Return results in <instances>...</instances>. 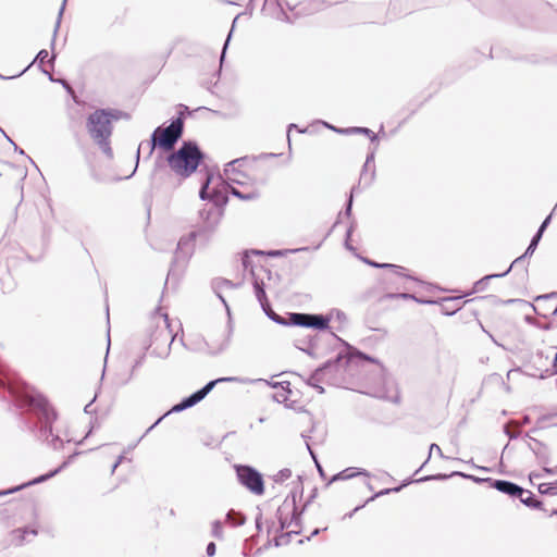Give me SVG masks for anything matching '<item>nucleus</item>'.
Here are the masks:
<instances>
[{
  "mask_svg": "<svg viewBox=\"0 0 557 557\" xmlns=\"http://www.w3.org/2000/svg\"><path fill=\"white\" fill-rule=\"evenodd\" d=\"M351 191H354V189ZM351 209H352V193H350V196L347 200L346 208H345V215L350 216Z\"/></svg>",
  "mask_w": 557,
  "mask_h": 557,
  "instance_id": "obj_55",
  "label": "nucleus"
},
{
  "mask_svg": "<svg viewBox=\"0 0 557 557\" xmlns=\"http://www.w3.org/2000/svg\"><path fill=\"white\" fill-rule=\"evenodd\" d=\"M527 258L528 257H524V253H523L520 257L516 258L509 267H511V269H512L513 267H517V265L523 263Z\"/></svg>",
  "mask_w": 557,
  "mask_h": 557,
  "instance_id": "obj_60",
  "label": "nucleus"
},
{
  "mask_svg": "<svg viewBox=\"0 0 557 557\" xmlns=\"http://www.w3.org/2000/svg\"><path fill=\"white\" fill-rule=\"evenodd\" d=\"M308 249H309L308 247H301V248L286 250V251H283V250H270V251H268V256H270V257H282L286 252L307 251Z\"/></svg>",
  "mask_w": 557,
  "mask_h": 557,
  "instance_id": "obj_45",
  "label": "nucleus"
},
{
  "mask_svg": "<svg viewBox=\"0 0 557 557\" xmlns=\"http://www.w3.org/2000/svg\"><path fill=\"white\" fill-rule=\"evenodd\" d=\"M517 498L520 500L521 504L529 508L545 510L543 508V502L536 498V496L527 488H523L522 496H518Z\"/></svg>",
  "mask_w": 557,
  "mask_h": 557,
  "instance_id": "obj_23",
  "label": "nucleus"
},
{
  "mask_svg": "<svg viewBox=\"0 0 557 557\" xmlns=\"http://www.w3.org/2000/svg\"><path fill=\"white\" fill-rule=\"evenodd\" d=\"M14 533L17 534L21 542H23L25 540L26 535L30 534V535L35 536L37 534V531L34 529L24 528V529L15 530Z\"/></svg>",
  "mask_w": 557,
  "mask_h": 557,
  "instance_id": "obj_47",
  "label": "nucleus"
},
{
  "mask_svg": "<svg viewBox=\"0 0 557 557\" xmlns=\"http://www.w3.org/2000/svg\"><path fill=\"white\" fill-rule=\"evenodd\" d=\"M314 463H315V467H317V470H318L320 476L324 479L325 478V472H324L322 466L320 465L319 460H315Z\"/></svg>",
  "mask_w": 557,
  "mask_h": 557,
  "instance_id": "obj_63",
  "label": "nucleus"
},
{
  "mask_svg": "<svg viewBox=\"0 0 557 557\" xmlns=\"http://www.w3.org/2000/svg\"><path fill=\"white\" fill-rule=\"evenodd\" d=\"M433 451H435V453L438 455V457H441V458H446V457L444 456V454H443V451H442L441 447H440L437 444L433 443V444H431V446H430V451H429L428 459H426V460L424 461V463H423V465L418 469V471H417V472H419V471L422 469V467H423V466H424V465L430 460V458H431V456H432V453H433Z\"/></svg>",
  "mask_w": 557,
  "mask_h": 557,
  "instance_id": "obj_44",
  "label": "nucleus"
},
{
  "mask_svg": "<svg viewBox=\"0 0 557 557\" xmlns=\"http://www.w3.org/2000/svg\"><path fill=\"white\" fill-rule=\"evenodd\" d=\"M335 339L342 343L346 347V352H338L335 358L325 361L321 367H327L323 374V382L330 385H337L339 379L346 372V368L349 367L356 360H364L373 363H380L377 359L358 350L357 348L349 345L347 342L332 333Z\"/></svg>",
  "mask_w": 557,
  "mask_h": 557,
  "instance_id": "obj_4",
  "label": "nucleus"
},
{
  "mask_svg": "<svg viewBox=\"0 0 557 557\" xmlns=\"http://www.w3.org/2000/svg\"><path fill=\"white\" fill-rule=\"evenodd\" d=\"M78 455V453H74L72 454L71 456L67 457L66 460H64L60 467H58L57 469L46 473V474H42V475H39L26 483H23L18 486H15V487H12V488H9L7 491H1L0 492V496L2 495H8V494H12V493H15V492H18L27 486H30V485H35V484H39V483H42L51 478H53L54 475H57L60 471H62L64 468H66L72 461L73 459Z\"/></svg>",
  "mask_w": 557,
  "mask_h": 557,
  "instance_id": "obj_13",
  "label": "nucleus"
},
{
  "mask_svg": "<svg viewBox=\"0 0 557 557\" xmlns=\"http://www.w3.org/2000/svg\"><path fill=\"white\" fill-rule=\"evenodd\" d=\"M215 550H216V546H215V543L213 542H210L208 543L207 547H206V553L209 557H212L215 555Z\"/></svg>",
  "mask_w": 557,
  "mask_h": 557,
  "instance_id": "obj_54",
  "label": "nucleus"
},
{
  "mask_svg": "<svg viewBox=\"0 0 557 557\" xmlns=\"http://www.w3.org/2000/svg\"><path fill=\"white\" fill-rule=\"evenodd\" d=\"M122 116V111L115 109H97L90 113L87 119V131L101 151L108 157H113L110 146L112 135V121Z\"/></svg>",
  "mask_w": 557,
  "mask_h": 557,
  "instance_id": "obj_2",
  "label": "nucleus"
},
{
  "mask_svg": "<svg viewBox=\"0 0 557 557\" xmlns=\"http://www.w3.org/2000/svg\"><path fill=\"white\" fill-rule=\"evenodd\" d=\"M450 476H451L450 474H444V473L430 474V475L420 478L418 480H414L413 482L420 483V482H426V481H444Z\"/></svg>",
  "mask_w": 557,
  "mask_h": 557,
  "instance_id": "obj_42",
  "label": "nucleus"
},
{
  "mask_svg": "<svg viewBox=\"0 0 557 557\" xmlns=\"http://www.w3.org/2000/svg\"><path fill=\"white\" fill-rule=\"evenodd\" d=\"M351 233H352V225H350L348 227V230L346 231V239H345V246L347 249L349 250H352L354 248L349 245V238L351 236Z\"/></svg>",
  "mask_w": 557,
  "mask_h": 557,
  "instance_id": "obj_57",
  "label": "nucleus"
},
{
  "mask_svg": "<svg viewBox=\"0 0 557 557\" xmlns=\"http://www.w3.org/2000/svg\"><path fill=\"white\" fill-rule=\"evenodd\" d=\"M239 285H240V283H233L230 280L221 278V277L214 278L212 281V289L215 293V295L219 297V299L222 301V304L224 305V307L226 308L227 311H230V308H228V305H227L225 298L222 296L221 290L224 287L237 288Z\"/></svg>",
  "mask_w": 557,
  "mask_h": 557,
  "instance_id": "obj_20",
  "label": "nucleus"
},
{
  "mask_svg": "<svg viewBox=\"0 0 557 557\" xmlns=\"http://www.w3.org/2000/svg\"><path fill=\"white\" fill-rule=\"evenodd\" d=\"M387 297L388 298L411 299V300H414V301H417L419 304H428V305L436 304L435 300L420 299V298L416 297L413 294H408V293L388 294Z\"/></svg>",
  "mask_w": 557,
  "mask_h": 557,
  "instance_id": "obj_36",
  "label": "nucleus"
},
{
  "mask_svg": "<svg viewBox=\"0 0 557 557\" xmlns=\"http://www.w3.org/2000/svg\"><path fill=\"white\" fill-rule=\"evenodd\" d=\"M541 239V233H535L533 235L528 248L524 251V257H531L534 253Z\"/></svg>",
  "mask_w": 557,
  "mask_h": 557,
  "instance_id": "obj_40",
  "label": "nucleus"
},
{
  "mask_svg": "<svg viewBox=\"0 0 557 557\" xmlns=\"http://www.w3.org/2000/svg\"><path fill=\"white\" fill-rule=\"evenodd\" d=\"M258 510H259V512L257 513V516L255 518V523H256V528H257L258 532H260L262 530V512L259 507H258Z\"/></svg>",
  "mask_w": 557,
  "mask_h": 557,
  "instance_id": "obj_53",
  "label": "nucleus"
},
{
  "mask_svg": "<svg viewBox=\"0 0 557 557\" xmlns=\"http://www.w3.org/2000/svg\"><path fill=\"white\" fill-rule=\"evenodd\" d=\"M212 180V175L208 174L206 180L202 182L199 190V198L201 200H210L212 205H208V207H216L224 211V207L228 202L227 195L219 189H213L211 193L208 191L210 183Z\"/></svg>",
  "mask_w": 557,
  "mask_h": 557,
  "instance_id": "obj_12",
  "label": "nucleus"
},
{
  "mask_svg": "<svg viewBox=\"0 0 557 557\" xmlns=\"http://www.w3.org/2000/svg\"><path fill=\"white\" fill-rule=\"evenodd\" d=\"M413 481H410V480H406L404 481L399 486H396V487H392V488H384L377 493H375L373 496H371L370 498H368L366 500V504L374 500L375 498L380 497V496H383V495H387V494H391V493H397L399 492L403 487L407 486L408 484L412 483Z\"/></svg>",
  "mask_w": 557,
  "mask_h": 557,
  "instance_id": "obj_34",
  "label": "nucleus"
},
{
  "mask_svg": "<svg viewBox=\"0 0 557 557\" xmlns=\"http://www.w3.org/2000/svg\"><path fill=\"white\" fill-rule=\"evenodd\" d=\"M338 134L342 135H364L369 137V139L374 143L377 140V135L371 131L368 127H361V126H352V127H345L344 131H338Z\"/></svg>",
  "mask_w": 557,
  "mask_h": 557,
  "instance_id": "obj_24",
  "label": "nucleus"
},
{
  "mask_svg": "<svg viewBox=\"0 0 557 557\" xmlns=\"http://www.w3.org/2000/svg\"><path fill=\"white\" fill-rule=\"evenodd\" d=\"M325 369H327V367H319L317 368L311 374L310 376L308 377V380L306 381V383L315 388L320 383L323 382V374L325 372Z\"/></svg>",
  "mask_w": 557,
  "mask_h": 557,
  "instance_id": "obj_29",
  "label": "nucleus"
},
{
  "mask_svg": "<svg viewBox=\"0 0 557 557\" xmlns=\"http://www.w3.org/2000/svg\"><path fill=\"white\" fill-rule=\"evenodd\" d=\"M221 337L223 338L222 342L218 345L212 343H207V346L210 348L212 354H219L223 351L230 344V332L226 333L225 331H222Z\"/></svg>",
  "mask_w": 557,
  "mask_h": 557,
  "instance_id": "obj_32",
  "label": "nucleus"
},
{
  "mask_svg": "<svg viewBox=\"0 0 557 557\" xmlns=\"http://www.w3.org/2000/svg\"><path fill=\"white\" fill-rule=\"evenodd\" d=\"M358 475L370 476V473L366 469L349 467L334 474L329 481L327 485L338 480H349Z\"/></svg>",
  "mask_w": 557,
  "mask_h": 557,
  "instance_id": "obj_21",
  "label": "nucleus"
},
{
  "mask_svg": "<svg viewBox=\"0 0 557 557\" xmlns=\"http://www.w3.org/2000/svg\"><path fill=\"white\" fill-rule=\"evenodd\" d=\"M292 476V471L288 468H284L273 475L275 483H283Z\"/></svg>",
  "mask_w": 557,
  "mask_h": 557,
  "instance_id": "obj_41",
  "label": "nucleus"
},
{
  "mask_svg": "<svg viewBox=\"0 0 557 557\" xmlns=\"http://www.w3.org/2000/svg\"><path fill=\"white\" fill-rule=\"evenodd\" d=\"M511 271V267H509L505 272L503 273H494V274H487L476 281L473 285V292L472 293H479L486 289L488 282L493 278H499L506 276Z\"/></svg>",
  "mask_w": 557,
  "mask_h": 557,
  "instance_id": "obj_25",
  "label": "nucleus"
},
{
  "mask_svg": "<svg viewBox=\"0 0 557 557\" xmlns=\"http://www.w3.org/2000/svg\"><path fill=\"white\" fill-rule=\"evenodd\" d=\"M226 522L233 527H240L245 524L246 517L242 512L232 509L226 513Z\"/></svg>",
  "mask_w": 557,
  "mask_h": 557,
  "instance_id": "obj_33",
  "label": "nucleus"
},
{
  "mask_svg": "<svg viewBox=\"0 0 557 557\" xmlns=\"http://www.w3.org/2000/svg\"><path fill=\"white\" fill-rule=\"evenodd\" d=\"M492 487L497 490L498 492L508 495L511 498H517L518 496H522L523 487L507 480H496L492 481Z\"/></svg>",
  "mask_w": 557,
  "mask_h": 557,
  "instance_id": "obj_16",
  "label": "nucleus"
},
{
  "mask_svg": "<svg viewBox=\"0 0 557 557\" xmlns=\"http://www.w3.org/2000/svg\"><path fill=\"white\" fill-rule=\"evenodd\" d=\"M237 481L253 495L264 494V480L256 468L249 465H234Z\"/></svg>",
  "mask_w": 557,
  "mask_h": 557,
  "instance_id": "obj_8",
  "label": "nucleus"
},
{
  "mask_svg": "<svg viewBox=\"0 0 557 557\" xmlns=\"http://www.w3.org/2000/svg\"><path fill=\"white\" fill-rule=\"evenodd\" d=\"M184 134V114L173 119L168 126H158L151 134L150 140L145 143L148 147V157L150 158L154 149L158 148L165 152L174 150L175 145Z\"/></svg>",
  "mask_w": 557,
  "mask_h": 557,
  "instance_id": "obj_6",
  "label": "nucleus"
},
{
  "mask_svg": "<svg viewBox=\"0 0 557 557\" xmlns=\"http://www.w3.org/2000/svg\"><path fill=\"white\" fill-rule=\"evenodd\" d=\"M242 264L245 270L251 269V273L253 274L252 265H251V261H250L248 252L244 253V256L242 258Z\"/></svg>",
  "mask_w": 557,
  "mask_h": 557,
  "instance_id": "obj_51",
  "label": "nucleus"
},
{
  "mask_svg": "<svg viewBox=\"0 0 557 557\" xmlns=\"http://www.w3.org/2000/svg\"><path fill=\"white\" fill-rule=\"evenodd\" d=\"M331 317L319 313L295 312L292 323L295 326L310 327L318 331H325L330 327Z\"/></svg>",
  "mask_w": 557,
  "mask_h": 557,
  "instance_id": "obj_11",
  "label": "nucleus"
},
{
  "mask_svg": "<svg viewBox=\"0 0 557 557\" xmlns=\"http://www.w3.org/2000/svg\"><path fill=\"white\" fill-rule=\"evenodd\" d=\"M239 379L235 376L230 377H219L216 380L209 381L205 386L200 389L194 392L189 396L183 398L178 404L174 405L169 411H166L163 416H161L148 430L151 431L156 425H158L165 417L172 413H178L186 409H189L200 403L213 388L218 383L221 382H238Z\"/></svg>",
  "mask_w": 557,
  "mask_h": 557,
  "instance_id": "obj_7",
  "label": "nucleus"
},
{
  "mask_svg": "<svg viewBox=\"0 0 557 557\" xmlns=\"http://www.w3.org/2000/svg\"><path fill=\"white\" fill-rule=\"evenodd\" d=\"M203 159L205 153L193 140H184L177 150H172L166 156L171 171L183 180L196 172Z\"/></svg>",
  "mask_w": 557,
  "mask_h": 557,
  "instance_id": "obj_3",
  "label": "nucleus"
},
{
  "mask_svg": "<svg viewBox=\"0 0 557 557\" xmlns=\"http://www.w3.org/2000/svg\"><path fill=\"white\" fill-rule=\"evenodd\" d=\"M375 177V166L364 162L360 174V182H364L366 185H371Z\"/></svg>",
  "mask_w": 557,
  "mask_h": 557,
  "instance_id": "obj_30",
  "label": "nucleus"
},
{
  "mask_svg": "<svg viewBox=\"0 0 557 557\" xmlns=\"http://www.w3.org/2000/svg\"><path fill=\"white\" fill-rule=\"evenodd\" d=\"M543 472L548 475H557V466L554 468L547 467V465L543 466Z\"/></svg>",
  "mask_w": 557,
  "mask_h": 557,
  "instance_id": "obj_58",
  "label": "nucleus"
},
{
  "mask_svg": "<svg viewBox=\"0 0 557 557\" xmlns=\"http://www.w3.org/2000/svg\"><path fill=\"white\" fill-rule=\"evenodd\" d=\"M276 517L278 520L276 532H283L292 525L300 528V512L297 511L296 495L294 493L288 495L282 506L277 508Z\"/></svg>",
  "mask_w": 557,
  "mask_h": 557,
  "instance_id": "obj_9",
  "label": "nucleus"
},
{
  "mask_svg": "<svg viewBox=\"0 0 557 557\" xmlns=\"http://www.w3.org/2000/svg\"><path fill=\"white\" fill-rule=\"evenodd\" d=\"M537 490L541 494L556 496L557 481H555L554 483H542L537 486Z\"/></svg>",
  "mask_w": 557,
  "mask_h": 557,
  "instance_id": "obj_38",
  "label": "nucleus"
},
{
  "mask_svg": "<svg viewBox=\"0 0 557 557\" xmlns=\"http://www.w3.org/2000/svg\"><path fill=\"white\" fill-rule=\"evenodd\" d=\"M504 432L509 437V440H516L520 435L519 432H511L507 426L504 428Z\"/></svg>",
  "mask_w": 557,
  "mask_h": 557,
  "instance_id": "obj_59",
  "label": "nucleus"
},
{
  "mask_svg": "<svg viewBox=\"0 0 557 557\" xmlns=\"http://www.w3.org/2000/svg\"><path fill=\"white\" fill-rule=\"evenodd\" d=\"M163 187H175L173 184V175L157 163L151 174V188L161 189Z\"/></svg>",
  "mask_w": 557,
  "mask_h": 557,
  "instance_id": "obj_14",
  "label": "nucleus"
},
{
  "mask_svg": "<svg viewBox=\"0 0 557 557\" xmlns=\"http://www.w3.org/2000/svg\"><path fill=\"white\" fill-rule=\"evenodd\" d=\"M223 216V210L216 207H208L205 205L199 210L198 222L195 224V230L191 231L186 237H182L177 243V248L174 253L171 269L168 273V278L175 275L176 265L180 261L185 263L191 255V242H196L201 246H207L215 234L218 226Z\"/></svg>",
  "mask_w": 557,
  "mask_h": 557,
  "instance_id": "obj_1",
  "label": "nucleus"
},
{
  "mask_svg": "<svg viewBox=\"0 0 557 557\" xmlns=\"http://www.w3.org/2000/svg\"><path fill=\"white\" fill-rule=\"evenodd\" d=\"M145 358H146V355H145V352H144L141 356H139V357L135 360V362H134V364H133V369H132V371H133V372H134L137 368H139V367H141V366L144 364V362H145Z\"/></svg>",
  "mask_w": 557,
  "mask_h": 557,
  "instance_id": "obj_56",
  "label": "nucleus"
},
{
  "mask_svg": "<svg viewBox=\"0 0 557 557\" xmlns=\"http://www.w3.org/2000/svg\"><path fill=\"white\" fill-rule=\"evenodd\" d=\"M295 346L299 350L308 354L309 356H312L314 354L315 348H317V344H315L314 338L298 339V341H296Z\"/></svg>",
  "mask_w": 557,
  "mask_h": 557,
  "instance_id": "obj_28",
  "label": "nucleus"
},
{
  "mask_svg": "<svg viewBox=\"0 0 557 557\" xmlns=\"http://www.w3.org/2000/svg\"><path fill=\"white\" fill-rule=\"evenodd\" d=\"M66 1L67 0H63L62 1L61 8L59 10L58 20H57L54 32H53V39H52V42H51L52 47L54 46V37H55V35L58 33V29L60 27V23H61V18H62V15H63V12H64V9H65V5H66Z\"/></svg>",
  "mask_w": 557,
  "mask_h": 557,
  "instance_id": "obj_46",
  "label": "nucleus"
},
{
  "mask_svg": "<svg viewBox=\"0 0 557 557\" xmlns=\"http://www.w3.org/2000/svg\"><path fill=\"white\" fill-rule=\"evenodd\" d=\"M553 298H557V292H554V293H550V294H546V295L537 296L535 298V301H537V302L548 301V300H550Z\"/></svg>",
  "mask_w": 557,
  "mask_h": 557,
  "instance_id": "obj_52",
  "label": "nucleus"
},
{
  "mask_svg": "<svg viewBox=\"0 0 557 557\" xmlns=\"http://www.w3.org/2000/svg\"><path fill=\"white\" fill-rule=\"evenodd\" d=\"M463 296H457V297H443L440 299V301H436V304H440L441 306V312L444 315H454L456 312H458L461 309V305L459 301L461 300Z\"/></svg>",
  "mask_w": 557,
  "mask_h": 557,
  "instance_id": "obj_18",
  "label": "nucleus"
},
{
  "mask_svg": "<svg viewBox=\"0 0 557 557\" xmlns=\"http://www.w3.org/2000/svg\"><path fill=\"white\" fill-rule=\"evenodd\" d=\"M550 220H552V213L544 219V221L541 223L539 230L536 231V233H541V237L543 236V233L549 225Z\"/></svg>",
  "mask_w": 557,
  "mask_h": 557,
  "instance_id": "obj_50",
  "label": "nucleus"
},
{
  "mask_svg": "<svg viewBox=\"0 0 557 557\" xmlns=\"http://www.w3.org/2000/svg\"><path fill=\"white\" fill-rule=\"evenodd\" d=\"M246 160L244 158H237L235 160L230 161L224 169V175L227 180L235 184H243V182L237 176H244V174L238 170L237 165L240 166L242 163Z\"/></svg>",
  "mask_w": 557,
  "mask_h": 557,
  "instance_id": "obj_19",
  "label": "nucleus"
},
{
  "mask_svg": "<svg viewBox=\"0 0 557 557\" xmlns=\"http://www.w3.org/2000/svg\"><path fill=\"white\" fill-rule=\"evenodd\" d=\"M28 405L35 411L40 422L38 437L46 441L54 450L63 446V441L52 434V423L57 419L55 410L50 406L48 399L40 393L28 395Z\"/></svg>",
  "mask_w": 557,
  "mask_h": 557,
  "instance_id": "obj_5",
  "label": "nucleus"
},
{
  "mask_svg": "<svg viewBox=\"0 0 557 557\" xmlns=\"http://www.w3.org/2000/svg\"><path fill=\"white\" fill-rule=\"evenodd\" d=\"M232 33H233V28L231 29V32L228 33L226 39H225V42L223 45V49H222V52H221V55H220V63L222 64L224 59H225V55H226V50H227V47H228V44H230V40L232 38Z\"/></svg>",
  "mask_w": 557,
  "mask_h": 557,
  "instance_id": "obj_48",
  "label": "nucleus"
},
{
  "mask_svg": "<svg viewBox=\"0 0 557 557\" xmlns=\"http://www.w3.org/2000/svg\"><path fill=\"white\" fill-rule=\"evenodd\" d=\"M553 373L557 374V354L555 355L553 360Z\"/></svg>",
  "mask_w": 557,
  "mask_h": 557,
  "instance_id": "obj_64",
  "label": "nucleus"
},
{
  "mask_svg": "<svg viewBox=\"0 0 557 557\" xmlns=\"http://www.w3.org/2000/svg\"><path fill=\"white\" fill-rule=\"evenodd\" d=\"M327 315L331 317V319L335 317L338 321L342 322L346 321V314L339 309H333Z\"/></svg>",
  "mask_w": 557,
  "mask_h": 557,
  "instance_id": "obj_49",
  "label": "nucleus"
},
{
  "mask_svg": "<svg viewBox=\"0 0 557 557\" xmlns=\"http://www.w3.org/2000/svg\"><path fill=\"white\" fill-rule=\"evenodd\" d=\"M265 315L273 322L280 325L284 326H295V323H292V317L295 312H290L287 314V318H284L280 314H277L271 307V305H268V307L262 308Z\"/></svg>",
  "mask_w": 557,
  "mask_h": 557,
  "instance_id": "obj_22",
  "label": "nucleus"
},
{
  "mask_svg": "<svg viewBox=\"0 0 557 557\" xmlns=\"http://www.w3.org/2000/svg\"><path fill=\"white\" fill-rule=\"evenodd\" d=\"M363 262L367 263L370 267L376 268V269H389L392 270L396 275L406 277L412 281H418L414 276L408 274L406 272V268L393 263H380L374 260L362 258Z\"/></svg>",
  "mask_w": 557,
  "mask_h": 557,
  "instance_id": "obj_17",
  "label": "nucleus"
},
{
  "mask_svg": "<svg viewBox=\"0 0 557 557\" xmlns=\"http://www.w3.org/2000/svg\"><path fill=\"white\" fill-rule=\"evenodd\" d=\"M374 153H375L374 149L368 153V156L366 158V163H368L370 165L371 164L373 165V163H374Z\"/></svg>",
  "mask_w": 557,
  "mask_h": 557,
  "instance_id": "obj_61",
  "label": "nucleus"
},
{
  "mask_svg": "<svg viewBox=\"0 0 557 557\" xmlns=\"http://www.w3.org/2000/svg\"><path fill=\"white\" fill-rule=\"evenodd\" d=\"M299 533H300V529L292 530L286 533L281 532V534L274 539V545L276 547L287 545L290 541L292 535L299 534Z\"/></svg>",
  "mask_w": 557,
  "mask_h": 557,
  "instance_id": "obj_37",
  "label": "nucleus"
},
{
  "mask_svg": "<svg viewBox=\"0 0 557 557\" xmlns=\"http://www.w3.org/2000/svg\"><path fill=\"white\" fill-rule=\"evenodd\" d=\"M226 190L233 195L234 197L240 199V200H255L259 197V194L256 193V191H252V193H242L240 190H238L237 188L231 186L228 183H226Z\"/></svg>",
  "mask_w": 557,
  "mask_h": 557,
  "instance_id": "obj_31",
  "label": "nucleus"
},
{
  "mask_svg": "<svg viewBox=\"0 0 557 557\" xmlns=\"http://www.w3.org/2000/svg\"><path fill=\"white\" fill-rule=\"evenodd\" d=\"M554 418H557V411L556 412H549L547 414H543L541 416L537 421H536V428H533L532 430H530L527 434H525V437L530 438L532 437L530 435V433H535L537 430L540 429H543L544 428V422L548 421V420H552Z\"/></svg>",
  "mask_w": 557,
  "mask_h": 557,
  "instance_id": "obj_35",
  "label": "nucleus"
},
{
  "mask_svg": "<svg viewBox=\"0 0 557 557\" xmlns=\"http://www.w3.org/2000/svg\"><path fill=\"white\" fill-rule=\"evenodd\" d=\"M366 506V503L362 504V505H359L357 506L354 510H351L350 512L346 513L344 516V518H351L358 510H360L361 508H363Z\"/></svg>",
  "mask_w": 557,
  "mask_h": 557,
  "instance_id": "obj_62",
  "label": "nucleus"
},
{
  "mask_svg": "<svg viewBox=\"0 0 557 557\" xmlns=\"http://www.w3.org/2000/svg\"><path fill=\"white\" fill-rule=\"evenodd\" d=\"M530 441L531 442L527 444L528 448L535 455L537 461L544 466L548 465L550 461L549 447L534 437H530Z\"/></svg>",
  "mask_w": 557,
  "mask_h": 557,
  "instance_id": "obj_15",
  "label": "nucleus"
},
{
  "mask_svg": "<svg viewBox=\"0 0 557 557\" xmlns=\"http://www.w3.org/2000/svg\"><path fill=\"white\" fill-rule=\"evenodd\" d=\"M253 290H255L256 298L259 301L261 308L268 307V305H270V302L267 297L263 281H259L258 278H255L253 280Z\"/></svg>",
  "mask_w": 557,
  "mask_h": 557,
  "instance_id": "obj_26",
  "label": "nucleus"
},
{
  "mask_svg": "<svg viewBox=\"0 0 557 557\" xmlns=\"http://www.w3.org/2000/svg\"><path fill=\"white\" fill-rule=\"evenodd\" d=\"M211 533H212V536H214L218 540L223 539V524L220 520H214L212 522Z\"/></svg>",
  "mask_w": 557,
  "mask_h": 557,
  "instance_id": "obj_43",
  "label": "nucleus"
},
{
  "mask_svg": "<svg viewBox=\"0 0 557 557\" xmlns=\"http://www.w3.org/2000/svg\"><path fill=\"white\" fill-rule=\"evenodd\" d=\"M48 57H49L48 51H47L46 49H41V50L37 53V55H36V58L34 59V61H33V62L38 61L39 66H40L41 71H42V73L47 74V75H48V77H49V79H50L51 82H54V79H53L52 75H51L47 70H45V69L42 67V65H44V63H45L46 61H48L49 63L53 64L54 59H55V54L53 53V54L50 57V59H48Z\"/></svg>",
  "mask_w": 557,
  "mask_h": 557,
  "instance_id": "obj_27",
  "label": "nucleus"
},
{
  "mask_svg": "<svg viewBox=\"0 0 557 557\" xmlns=\"http://www.w3.org/2000/svg\"><path fill=\"white\" fill-rule=\"evenodd\" d=\"M450 475H460L462 478L470 479L475 483H488L490 486H492V483H493L492 481H494V479H492V478H479V476L466 474V473L459 472V471H455V472L450 473Z\"/></svg>",
  "mask_w": 557,
  "mask_h": 557,
  "instance_id": "obj_39",
  "label": "nucleus"
},
{
  "mask_svg": "<svg viewBox=\"0 0 557 557\" xmlns=\"http://www.w3.org/2000/svg\"><path fill=\"white\" fill-rule=\"evenodd\" d=\"M165 326L157 327L150 334V342L145 345V349H148L152 344H158L159 342L163 345L162 348L159 346L154 347L151 351V355L159 358H166L170 355L171 346L174 342V336L171 334L168 325V317L165 315Z\"/></svg>",
  "mask_w": 557,
  "mask_h": 557,
  "instance_id": "obj_10",
  "label": "nucleus"
}]
</instances>
